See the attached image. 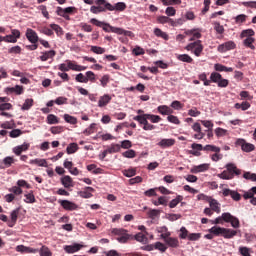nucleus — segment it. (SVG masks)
Listing matches in <instances>:
<instances>
[{"mask_svg": "<svg viewBox=\"0 0 256 256\" xmlns=\"http://www.w3.org/2000/svg\"><path fill=\"white\" fill-rule=\"evenodd\" d=\"M105 1L106 0H83L86 5H92L90 7V13L93 15H99V13H105Z\"/></svg>", "mask_w": 256, "mask_h": 256, "instance_id": "nucleus-1", "label": "nucleus"}, {"mask_svg": "<svg viewBox=\"0 0 256 256\" xmlns=\"http://www.w3.org/2000/svg\"><path fill=\"white\" fill-rule=\"evenodd\" d=\"M186 51H192L196 57H201V53H203V44L201 43V40H196L194 42L189 43L185 47Z\"/></svg>", "mask_w": 256, "mask_h": 256, "instance_id": "nucleus-2", "label": "nucleus"}, {"mask_svg": "<svg viewBox=\"0 0 256 256\" xmlns=\"http://www.w3.org/2000/svg\"><path fill=\"white\" fill-rule=\"evenodd\" d=\"M111 233H113V235L119 236L117 238V241L119 243H127V241L131 239V235H129L127 233V230H125L123 228H113Z\"/></svg>", "mask_w": 256, "mask_h": 256, "instance_id": "nucleus-3", "label": "nucleus"}, {"mask_svg": "<svg viewBox=\"0 0 256 256\" xmlns=\"http://www.w3.org/2000/svg\"><path fill=\"white\" fill-rule=\"evenodd\" d=\"M134 121H137L139 125L142 126L144 131H153L157 129V126L149 123V120H146L142 115H137L133 117Z\"/></svg>", "mask_w": 256, "mask_h": 256, "instance_id": "nucleus-4", "label": "nucleus"}, {"mask_svg": "<svg viewBox=\"0 0 256 256\" xmlns=\"http://www.w3.org/2000/svg\"><path fill=\"white\" fill-rule=\"evenodd\" d=\"M222 218L225 223H230L233 229H239V227H241V222L239 221V218L231 215V213L229 212H224Z\"/></svg>", "mask_w": 256, "mask_h": 256, "instance_id": "nucleus-5", "label": "nucleus"}, {"mask_svg": "<svg viewBox=\"0 0 256 256\" xmlns=\"http://www.w3.org/2000/svg\"><path fill=\"white\" fill-rule=\"evenodd\" d=\"M126 9H127V4H125V2H118L115 4V6H113V4L105 0L104 13H107V11H125Z\"/></svg>", "mask_w": 256, "mask_h": 256, "instance_id": "nucleus-6", "label": "nucleus"}, {"mask_svg": "<svg viewBox=\"0 0 256 256\" xmlns=\"http://www.w3.org/2000/svg\"><path fill=\"white\" fill-rule=\"evenodd\" d=\"M75 7H57L56 13L59 17H63L66 21H71V17L69 15H73L75 13Z\"/></svg>", "mask_w": 256, "mask_h": 256, "instance_id": "nucleus-7", "label": "nucleus"}, {"mask_svg": "<svg viewBox=\"0 0 256 256\" xmlns=\"http://www.w3.org/2000/svg\"><path fill=\"white\" fill-rule=\"evenodd\" d=\"M90 23L96 27H101L106 33H113V29H119L118 27L111 26L109 23L99 21L97 18L90 19Z\"/></svg>", "mask_w": 256, "mask_h": 256, "instance_id": "nucleus-8", "label": "nucleus"}, {"mask_svg": "<svg viewBox=\"0 0 256 256\" xmlns=\"http://www.w3.org/2000/svg\"><path fill=\"white\" fill-rule=\"evenodd\" d=\"M236 145L241 147L242 151H244L245 153H251V151H255V145L247 143L245 139H238L236 141Z\"/></svg>", "mask_w": 256, "mask_h": 256, "instance_id": "nucleus-9", "label": "nucleus"}, {"mask_svg": "<svg viewBox=\"0 0 256 256\" xmlns=\"http://www.w3.org/2000/svg\"><path fill=\"white\" fill-rule=\"evenodd\" d=\"M237 47V44H235V42L233 41H227L223 44H220L218 47H217V51L219 53H227V51H232V49H236Z\"/></svg>", "mask_w": 256, "mask_h": 256, "instance_id": "nucleus-10", "label": "nucleus"}, {"mask_svg": "<svg viewBox=\"0 0 256 256\" xmlns=\"http://www.w3.org/2000/svg\"><path fill=\"white\" fill-rule=\"evenodd\" d=\"M223 197H231L233 201H241V194L235 190H231L229 188L222 189Z\"/></svg>", "mask_w": 256, "mask_h": 256, "instance_id": "nucleus-11", "label": "nucleus"}, {"mask_svg": "<svg viewBox=\"0 0 256 256\" xmlns=\"http://www.w3.org/2000/svg\"><path fill=\"white\" fill-rule=\"evenodd\" d=\"M59 205L65 209V211H77L79 206L75 202L69 200H58Z\"/></svg>", "mask_w": 256, "mask_h": 256, "instance_id": "nucleus-12", "label": "nucleus"}, {"mask_svg": "<svg viewBox=\"0 0 256 256\" xmlns=\"http://www.w3.org/2000/svg\"><path fill=\"white\" fill-rule=\"evenodd\" d=\"M26 39L30 43H39V35H37V32L31 28H27L26 30Z\"/></svg>", "mask_w": 256, "mask_h": 256, "instance_id": "nucleus-13", "label": "nucleus"}, {"mask_svg": "<svg viewBox=\"0 0 256 256\" xmlns=\"http://www.w3.org/2000/svg\"><path fill=\"white\" fill-rule=\"evenodd\" d=\"M23 86L16 85L15 87H7L5 88V93L7 95H23Z\"/></svg>", "mask_w": 256, "mask_h": 256, "instance_id": "nucleus-14", "label": "nucleus"}, {"mask_svg": "<svg viewBox=\"0 0 256 256\" xmlns=\"http://www.w3.org/2000/svg\"><path fill=\"white\" fill-rule=\"evenodd\" d=\"M57 55V52L55 50H49L41 52V56L39 57L40 61H49V59H53Z\"/></svg>", "mask_w": 256, "mask_h": 256, "instance_id": "nucleus-15", "label": "nucleus"}, {"mask_svg": "<svg viewBox=\"0 0 256 256\" xmlns=\"http://www.w3.org/2000/svg\"><path fill=\"white\" fill-rule=\"evenodd\" d=\"M66 63L68 65L69 70H72V71H86L87 70V66L78 65L71 60H66Z\"/></svg>", "mask_w": 256, "mask_h": 256, "instance_id": "nucleus-16", "label": "nucleus"}, {"mask_svg": "<svg viewBox=\"0 0 256 256\" xmlns=\"http://www.w3.org/2000/svg\"><path fill=\"white\" fill-rule=\"evenodd\" d=\"M82 248H83V245L75 243L73 245L64 246V251L66 253L72 254V253H77V251H81Z\"/></svg>", "mask_w": 256, "mask_h": 256, "instance_id": "nucleus-17", "label": "nucleus"}, {"mask_svg": "<svg viewBox=\"0 0 256 256\" xmlns=\"http://www.w3.org/2000/svg\"><path fill=\"white\" fill-rule=\"evenodd\" d=\"M16 251L18 253H39V249L27 247L25 245L16 246Z\"/></svg>", "mask_w": 256, "mask_h": 256, "instance_id": "nucleus-18", "label": "nucleus"}, {"mask_svg": "<svg viewBox=\"0 0 256 256\" xmlns=\"http://www.w3.org/2000/svg\"><path fill=\"white\" fill-rule=\"evenodd\" d=\"M208 203L210 209L213 210L215 213H221V204L213 198H208Z\"/></svg>", "mask_w": 256, "mask_h": 256, "instance_id": "nucleus-19", "label": "nucleus"}, {"mask_svg": "<svg viewBox=\"0 0 256 256\" xmlns=\"http://www.w3.org/2000/svg\"><path fill=\"white\" fill-rule=\"evenodd\" d=\"M30 144L27 142H24L22 145L16 146L13 148V153L15 155H21L23 151H29Z\"/></svg>", "mask_w": 256, "mask_h": 256, "instance_id": "nucleus-20", "label": "nucleus"}, {"mask_svg": "<svg viewBox=\"0 0 256 256\" xmlns=\"http://www.w3.org/2000/svg\"><path fill=\"white\" fill-rule=\"evenodd\" d=\"M209 171V164H200L191 168L190 173H205Z\"/></svg>", "mask_w": 256, "mask_h": 256, "instance_id": "nucleus-21", "label": "nucleus"}, {"mask_svg": "<svg viewBox=\"0 0 256 256\" xmlns=\"http://www.w3.org/2000/svg\"><path fill=\"white\" fill-rule=\"evenodd\" d=\"M157 111H158V113H160V115H168V116L173 115V109H171L167 105L158 106Z\"/></svg>", "mask_w": 256, "mask_h": 256, "instance_id": "nucleus-22", "label": "nucleus"}, {"mask_svg": "<svg viewBox=\"0 0 256 256\" xmlns=\"http://www.w3.org/2000/svg\"><path fill=\"white\" fill-rule=\"evenodd\" d=\"M159 147H161L162 149H167V147H173V145H175V139L170 138V139H162L159 143H158Z\"/></svg>", "mask_w": 256, "mask_h": 256, "instance_id": "nucleus-23", "label": "nucleus"}, {"mask_svg": "<svg viewBox=\"0 0 256 256\" xmlns=\"http://www.w3.org/2000/svg\"><path fill=\"white\" fill-rule=\"evenodd\" d=\"M113 33H116L117 35H125V37H135V34L133 32L124 30L123 28H112Z\"/></svg>", "mask_w": 256, "mask_h": 256, "instance_id": "nucleus-24", "label": "nucleus"}, {"mask_svg": "<svg viewBox=\"0 0 256 256\" xmlns=\"http://www.w3.org/2000/svg\"><path fill=\"white\" fill-rule=\"evenodd\" d=\"M93 192H95V188L86 187L84 191L80 192V197H82V199H91V197H93Z\"/></svg>", "mask_w": 256, "mask_h": 256, "instance_id": "nucleus-25", "label": "nucleus"}, {"mask_svg": "<svg viewBox=\"0 0 256 256\" xmlns=\"http://www.w3.org/2000/svg\"><path fill=\"white\" fill-rule=\"evenodd\" d=\"M208 231L212 235H215V237H223V233L225 231V228L219 227V226H214V227L210 228Z\"/></svg>", "mask_w": 256, "mask_h": 256, "instance_id": "nucleus-26", "label": "nucleus"}, {"mask_svg": "<svg viewBox=\"0 0 256 256\" xmlns=\"http://www.w3.org/2000/svg\"><path fill=\"white\" fill-rule=\"evenodd\" d=\"M19 211H21V209L17 208L11 212V221L8 223V226L15 227V223H17V219L19 217Z\"/></svg>", "mask_w": 256, "mask_h": 256, "instance_id": "nucleus-27", "label": "nucleus"}, {"mask_svg": "<svg viewBox=\"0 0 256 256\" xmlns=\"http://www.w3.org/2000/svg\"><path fill=\"white\" fill-rule=\"evenodd\" d=\"M142 117L151 121V123H159L162 120L161 116L155 114H142Z\"/></svg>", "mask_w": 256, "mask_h": 256, "instance_id": "nucleus-28", "label": "nucleus"}, {"mask_svg": "<svg viewBox=\"0 0 256 256\" xmlns=\"http://www.w3.org/2000/svg\"><path fill=\"white\" fill-rule=\"evenodd\" d=\"M61 183H62L63 187H65V189H69V188L73 187V179L71 178V176L62 177Z\"/></svg>", "mask_w": 256, "mask_h": 256, "instance_id": "nucleus-29", "label": "nucleus"}, {"mask_svg": "<svg viewBox=\"0 0 256 256\" xmlns=\"http://www.w3.org/2000/svg\"><path fill=\"white\" fill-rule=\"evenodd\" d=\"M255 36V30L254 29H246V30H242L241 34H240V39H249V38H253Z\"/></svg>", "mask_w": 256, "mask_h": 256, "instance_id": "nucleus-30", "label": "nucleus"}, {"mask_svg": "<svg viewBox=\"0 0 256 256\" xmlns=\"http://www.w3.org/2000/svg\"><path fill=\"white\" fill-rule=\"evenodd\" d=\"M108 103H111V96H109V94H105L100 97L98 107H105Z\"/></svg>", "mask_w": 256, "mask_h": 256, "instance_id": "nucleus-31", "label": "nucleus"}, {"mask_svg": "<svg viewBox=\"0 0 256 256\" xmlns=\"http://www.w3.org/2000/svg\"><path fill=\"white\" fill-rule=\"evenodd\" d=\"M235 236H237V230L225 228L222 237H224V239H233Z\"/></svg>", "mask_w": 256, "mask_h": 256, "instance_id": "nucleus-32", "label": "nucleus"}, {"mask_svg": "<svg viewBox=\"0 0 256 256\" xmlns=\"http://www.w3.org/2000/svg\"><path fill=\"white\" fill-rule=\"evenodd\" d=\"M176 59L182 63H193V58L189 54H176Z\"/></svg>", "mask_w": 256, "mask_h": 256, "instance_id": "nucleus-33", "label": "nucleus"}, {"mask_svg": "<svg viewBox=\"0 0 256 256\" xmlns=\"http://www.w3.org/2000/svg\"><path fill=\"white\" fill-rule=\"evenodd\" d=\"M226 169H227L226 171L232 173L234 176L235 175H241V170H239L237 168V166H235V164H233V163H228L226 165Z\"/></svg>", "mask_w": 256, "mask_h": 256, "instance_id": "nucleus-34", "label": "nucleus"}, {"mask_svg": "<svg viewBox=\"0 0 256 256\" xmlns=\"http://www.w3.org/2000/svg\"><path fill=\"white\" fill-rule=\"evenodd\" d=\"M30 165H37L38 167H47V160L46 159H41V158H36L33 160H30Z\"/></svg>", "mask_w": 256, "mask_h": 256, "instance_id": "nucleus-35", "label": "nucleus"}, {"mask_svg": "<svg viewBox=\"0 0 256 256\" xmlns=\"http://www.w3.org/2000/svg\"><path fill=\"white\" fill-rule=\"evenodd\" d=\"M204 151L206 153H221V148L215 145L208 144L204 146Z\"/></svg>", "mask_w": 256, "mask_h": 256, "instance_id": "nucleus-36", "label": "nucleus"}, {"mask_svg": "<svg viewBox=\"0 0 256 256\" xmlns=\"http://www.w3.org/2000/svg\"><path fill=\"white\" fill-rule=\"evenodd\" d=\"M38 253L40 256H53V252L46 245H42L40 249H38Z\"/></svg>", "mask_w": 256, "mask_h": 256, "instance_id": "nucleus-37", "label": "nucleus"}, {"mask_svg": "<svg viewBox=\"0 0 256 256\" xmlns=\"http://www.w3.org/2000/svg\"><path fill=\"white\" fill-rule=\"evenodd\" d=\"M253 43H255V38H245L243 40V45L244 47H247V49H252V51H255V45H253Z\"/></svg>", "mask_w": 256, "mask_h": 256, "instance_id": "nucleus-38", "label": "nucleus"}, {"mask_svg": "<svg viewBox=\"0 0 256 256\" xmlns=\"http://www.w3.org/2000/svg\"><path fill=\"white\" fill-rule=\"evenodd\" d=\"M50 28L52 31H55L57 37H63L64 31L63 28L59 26V24H50Z\"/></svg>", "mask_w": 256, "mask_h": 256, "instance_id": "nucleus-39", "label": "nucleus"}, {"mask_svg": "<svg viewBox=\"0 0 256 256\" xmlns=\"http://www.w3.org/2000/svg\"><path fill=\"white\" fill-rule=\"evenodd\" d=\"M77 151H79V145H77V143H70L66 148L68 155H73V153H77Z\"/></svg>", "mask_w": 256, "mask_h": 256, "instance_id": "nucleus-40", "label": "nucleus"}, {"mask_svg": "<svg viewBox=\"0 0 256 256\" xmlns=\"http://www.w3.org/2000/svg\"><path fill=\"white\" fill-rule=\"evenodd\" d=\"M124 177H135L137 175V168H128L122 171Z\"/></svg>", "mask_w": 256, "mask_h": 256, "instance_id": "nucleus-41", "label": "nucleus"}, {"mask_svg": "<svg viewBox=\"0 0 256 256\" xmlns=\"http://www.w3.org/2000/svg\"><path fill=\"white\" fill-rule=\"evenodd\" d=\"M218 177L219 179H224L227 181L235 178V176L231 172H228V170H224L222 173L218 174Z\"/></svg>", "mask_w": 256, "mask_h": 256, "instance_id": "nucleus-42", "label": "nucleus"}, {"mask_svg": "<svg viewBox=\"0 0 256 256\" xmlns=\"http://www.w3.org/2000/svg\"><path fill=\"white\" fill-rule=\"evenodd\" d=\"M154 35H156V37H161V39H164L165 41H169V35L159 28L154 29Z\"/></svg>", "mask_w": 256, "mask_h": 256, "instance_id": "nucleus-43", "label": "nucleus"}, {"mask_svg": "<svg viewBox=\"0 0 256 256\" xmlns=\"http://www.w3.org/2000/svg\"><path fill=\"white\" fill-rule=\"evenodd\" d=\"M109 154H113V153H119V151H121V145L120 144H115L112 143L108 148H107Z\"/></svg>", "mask_w": 256, "mask_h": 256, "instance_id": "nucleus-44", "label": "nucleus"}, {"mask_svg": "<svg viewBox=\"0 0 256 256\" xmlns=\"http://www.w3.org/2000/svg\"><path fill=\"white\" fill-rule=\"evenodd\" d=\"M223 76L218 72H212L210 75V83H219Z\"/></svg>", "mask_w": 256, "mask_h": 256, "instance_id": "nucleus-45", "label": "nucleus"}, {"mask_svg": "<svg viewBox=\"0 0 256 256\" xmlns=\"http://www.w3.org/2000/svg\"><path fill=\"white\" fill-rule=\"evenodd\" d=\"M183 201V196L178 195L175 199L171 200L169 203L170 209H175V207Z\"/></svg>", "mask_w": 256, "mask_h": 256, "instance_id": "nucleus-46", "label": "nucleus"}, {"mask_svg": "<svg viewBox=\"0 0 256 256\" xmlns=\"http://www.w3.org/2000/svg\"><path fill=\"white\" fill-rule=\"evenodd\" d=\"M169 247H173L174 249L179 247V239L170 237L169 239L166 240V242Z\"/></svg>", "mask_w": 256, "mask_h": 256, "instance_id": "nucleus-47", "label": "nucleus"}, {"mask_svg": "<svg viewBox=\"0 0 256 256\" xmlns=\"http://www.w3.org/2000/svg\"><path fill=\"white\" fill-rule=\"evenodd\" d=\"M47 123L48 125H57V123H59V118L55 116V114H49L47 116Z\"/></svg>", "mask_w": 256, "mask_h": 256, "instance_id": "nucleus-48", "label": "nucleus"}, {"mask_svg": "<svg viewBox=\"0 0 256 256\" xmlns=\"http://www.w3.org/2000/svg\"><path fill=\"white\" fill-rule=\"evenodd\" d=\"M122 156H124L126 159H135V157H137V152H135V150L133 149H130L128 151L123 152Z\"/></svg>", "mask_w": 256, "mask_h": 256, "instance_id": "nucleus-49", "label": "nucleus"}, {"mask_svg": "<svg viewBox=\"0 0 256 256\" xmlns=\"http://www.w3.org/2000/svg\"><path fill=\"white\" fill-rule=\"evenodd\" d=\"M90 51L96 55H103V53H105V48L101 46H90Z\"/></svg>", "mask_w": 256, "mask_h": 256, "instance_id": "nucleus-50", "label": "nucleus"}, {"mask_svg": "<svg viewBox=\"0 0 256 256\" xmlns=\"http://www.w3.org/2000/svg\"><path fill=\"white\" fill-rule=\"evenodd\" d=\"M213 25L216 33H218L219 35H223L225 33V28L223 27V25H221V23L214 22Z\"/></svg>", "mask_w": 256, "mask_h": 256, "instance_id": "nucleus-51", "label": "nucleus"}, {"mask_svg": "<svg viewBox=\"0 0 256 256\" xmlns=\"http://www.w3.org/2000/svg\"><path fill=\"white\" fill-rule=\"evenodd\" d=\"M13 163H15V158L11 157V156H7L3 159V165L6 168L11 167V165H13Z\"/></svg>", "mask_w": 256, "mask_h": 256, "instance_id": "nucleus-52", "label": "nucleus"}, {"mask_svg": "<svg viewBox=\"0 0 256 256\" xmlns=\"http://www.w3.org/2000/svg\"><path fill=\"white\" fill-rule=\"evenodd\" d=\"M165 7L171 5H181V0H160Z\"/></svg>", "mask_w": 256, "mask_h": 256, "instance_id": "nucleus-53", "label": "nucleus"}, {"mask_svg": "<svg viewBox=\"0 0 256 256\" xmlns=\"http://www.w3.org/2000/svg\"><path fill=\"white\" fill-rule=\"evenodd\" d=\"M134 239L139 243H147V236L143 232H139L134 236Z\"/></svg>", "mask_w": 256, "mask_h": 256, "instance_id": "nucleus-54", "label": "nucleus"}, {"mask_svg": "<svg viewBox=\"0 0 256 256\" xmlns=\"http://www.w3.org/2000/svg\"><path fill=\"white\" fill-rule=\"evenodd\" d=\"M64 120L66 121V123H70V125H77V119L75 118V116L64 114Z\"/></svg>", "mask_w": 256, "mask_h": 256, "instance_id": "nucleus-55", "label": "nucleus"}, {"mask_svg": "<svg viewBox=\"0 0 256 256\" xmlns=\"http://www.w3.org/2000/svg\"><path fill=\"white\" fill-rule=\"evenodd\" d=\"M75 81H77V83H89V78H87V76H84L83 73H79L78 75H76Z\"/></svg>", "mask_w": 256, "mask_h": 256, "instance_id": "nucleus-56", "label": "nucleus"}, {"mask_svg": "<svg viewBox=\"0 0 256 256\" xmlns=\"http://www.w3.org/2000/svg\"><path fill=\"white\" fill-rule=\"evenodd\" d=\"M180 239H189V230L185 228V226H182L180 228V234H179Z\"/></svg>", "mask_w": 256, "mask_h": 256, "instance_id": "nucleus-57", "label": "nucleus"}, {"mask_svg": "<svg viewBox=\"0 0 256 256\" xmlns=\"http://www.w3.org/2000/svg\"><path fill=\"white\" fill-rule=\"evenodd\" d=\"M31 107H33V99H26L22 106V111H29Z\"/></svg>", "mask_w": 256, "mask_h": 256, "instance_id": "nucleus-58", "label": "nucleus"}, {"mask_svg": "<svg viewBox=\"0 0 256 256\" xmlns=\"http://www.w3.org/2000/svg\"><path fill=\"white\" fill-rule=\"evenodd\" d=\"M24 197L26 198L24 201L25 203H35V195L33 194V191H31L28 194H25Z\"/></svg>", "mask_w": 256, "mask_h": 256, "instance_id": "nucleus-59", "label": "nucleus"}, {"mask_svg": "<svg viewBox=\"0 0 256 256\" xmlns=\"http://www.w3.org/2000/svg\"><path fill=\"white\" fill-rule=\"evenodd\" d=\"M167 121H169V123H173L174 125H181V121L179 120V118L175 115H169L167 117Z\"/></svg>", "mask_w": 256, "mask_h": 256, "instance_id": "nucleus-60", "label": "nucleus"}, {"mask_svg": "<svg viewBox=\"0 0 256 256\" xmlns=\"http://www.w3.org/2000/svg\"><path fill=\"white\" fill-rule=\"evenodd\" d=\"M21 46H13L8 50V53L12 55H21Z\"/></svg>", "mask_w": 256, "mask_h": 256, "instance_id": "nucleus-61", "label": "nucleus"}, {"mask_svg": "<svg viewBox=\"0 0 256 256\" xmlns=\"http://www.w3.org/2000/svg\"><path fill=\"white\" fill-rule=\"evenodd\" d=\"M154 249H157L158 251H161V253H165L167 251V246L161 242H156L154 244Z\"/></svg>", "mask_w": 256, "mask_h": 256, "instance_id": "nucleus-62", "label": "nucleus"}, {"mask_svg": "<svg viewBox=\"0 0 256 256\" xmlns=\"http://www.w3.org/2000/svg\"><path fill=\"white\" fill-rule=\"evenodd\" d=\"M13 109V105L7 102H0V111H10Z\"/></svg>", "mask_w": 256, "mask_h": 256, "instance_id": "nucleus-63", "label": "nucleus"}, {"mask_svg": "<svg viewBox=\"0 0 256 256\" xmlns=\"http://www.w3.org/2000/svg\"><path fill=\"white\" fill-rule=\"evenodd\" d=\"M244 179H247L248 181H256V174L251 172H245L243 174Z\"/></svg>", "mask_w": 256, "mask_h": 256, "instance_id": "nucleus-64", "label": "nucleus"}]
</instances>
